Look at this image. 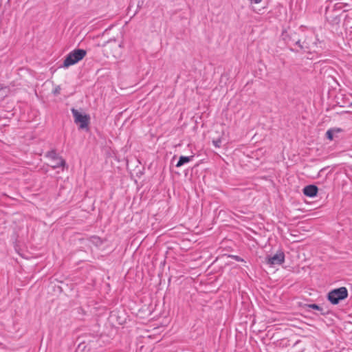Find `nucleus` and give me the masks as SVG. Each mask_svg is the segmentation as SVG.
Returning a JSON list of instances; mask_svg holds the SVG:
<instances>
[{
    "mask_svg": "<svg viewBox=\"0 0 352 352\" xmlns=\"http://www.w3.org/2000/svg\"><path fill=\"white\" fill-rule=\"evenodd\" d=\"M87 54L83 49H75L70 52L65 57L61 67L67 68L82 60Z\"/></svg>",
    "mask_w": 352,
    "mask_h": 352,
    "instance_id": "nucleus-1",
    "label": "nucleus"
},
{
    "mask_svg": "<svg viewBox=\"0 0 352 352\" xmlns=\"http://www.w3.org/2000/svg\"><path fill=\"white\" fill-rule=\"evenodd\" d=\"M348 297V290L345 287H341L330 291L327 295L328 300L332 305H338L340 301Z\"/></svg>",
    "mask_w": 352,
    "mask_h": 352,
    "instance_id": "nucleus-2",
    "label": "nucleus"
},
{
    "mask_svg": "<svg viewBox=\"0 0 352 352\" xmlns=\"http://www.w3.org/2000/svg\"><path fill=\"white\" fill-rule=\"evenodd\" d=\"M316 38H314L313 35L307 36L302 43L300 40V45H298L300 50L303 52H315V47L316 46Z\"/></svg>",
    "mask_w": 352,
    "mask_h": 352,
    "instance_id": "nucleus-3",
    "label": "nucleus"
},
{
    "mask_svg": "<svg viewBox=\"0 0 352 352\" xmlns=\"http://www.w3.org/2000/svg\"><path fill=\"white\" fill-rule=\"evenodd\" d=\"M71 111L74 118V122L76 124L80 123L79 128L81 129L87 128L89 122V116L87 114L82 115L74 108H72Z\"/></svg>",
    "mask_w": 352,
    "mask_h": 352,
    "instance_id": "nucleus-4",
    "label": "nucleus"
},
{
    "mask_svg": "<svg viewBox=\"0 0 352 352\" xmlns=\"http://www.w3.org/2000/svg\"><path fill=\"white\" fill-rule=\"evenodd\" d=\"M281 36L285 43L289 47L295 45L298 47V45H300V38L298 34L295 32H288L283 31Z\"/></svg>",
    "mask_w": 352,
    "mask_h": 352,
    "instance_id": "nucleus-5",
    "label": "nucleus"
},
{
    "mask_svg": "<svg viewBox=\"0 0 352 352\" xmlns=\"http://www.w3.org/2000/svg\"><path fill=\"white\" fill-rule=\"evenodd\" d=\"M285 262V254L283 251H278L273 256H267L265 258V263L270 267H274V265H279Z\"/></svg>",
    "mask_w": 352,
    "mask_h": 352,
    "instance_id": "nucleus-6",
    "label": "nucleus"
},
{
    "mask_svg": "<svg viewBox=\"0 0 352 352\" xmlns=\"http://www.w3.org/2000/svg\"><path fill=\"white\" fill-rule=\"evenodd\" d=\"M45 157L52 160V161H57V164H52L51 166L53 169L60 167L64 168L66 166L65 160L60 156L54 149H52L46 153Z\"/></svg>",
    "mask_w": 352,
    "mask_h": 352,
    "instance_id": "nucleus-7",
    "label": "nucleus"
},
{
    "mask_svg": "<svg viewBox=\"0 0 352 352\" xmlns=\"http://www.w3.org/2000/svg\"><path fill=\"white\" fill-rule=\"evenodd\" d=\"M326 20L332 25H338L340 22V13H336L331 9V5H328L325 10Z\"/></svg>",
    "mask_w": 352,
    "mask_h": 352,
    "instance_id": "nucleus-8",
    "label": "nucleus"
},
{
    "mask_svg": "<svg viewBox=\"0 0 352 352\" xmlns=\"http://www.w3.org/2000/svg\"><path fill=\"white\" fill-rule=\"evenodd\" d=\"M303 194L309 197H314L317 195L318 188L316 185L310 184L306 186L302 190Z\"/></svg>",
    "mask_w": 352,
    "mask_h": 352,
    "instance_id": "nucleus-9",
    "label": "nucleus"
},
{
    "mask_svg": "<svg viewBox=\"0 0 352 352\" xmlns=\"http://www.w3.org/2000/svg\"><path fill=\"white\" fill-rule=\"evenodd\" d=\"M193 157H194L193 155L181 156L179 157L177 163L176 164V167H180V166H183L184 164L190 162V161L192 160Z\"/></svg>",
    "mask_w": 352,
    "mask_h": 352,
    "instance_id": "nucleus-10",
    "label": "nucleus"
},
{
    "mask_svg": "<svg viewBox=\"0 0 352 352\" xmlns=\"http://www.w3.org/2000/svg\"><path fill=\"white\" fill-rule=\"evenodd\" d=\"M348 6L347 3L342 2H336L334 3L333 6H331V9L334 10V12L336 13H340L341 10L344 8Z\"/></svg>",
    "mask_w": 352,
    "mask_h": 352,
    "instance_id": "nucleus-11",
    "label": "nucleus"
},
{
    "mask_svg": "<svg viewBox=\"0 0 352 352\" xmlns=\"http://www.w3.org/2000/svg\"><path fill=\"white\" fill-rule=\"evenodd\" d=\"M306 306L308 307L309 308L320 311L321 315H322V316H324L327 314V312L324 311L323 309L321 307H320L319 305H318L317 304H308V305H306Z\"/></svg>",
    "mask_w": 352,
    "mask_h": 352,
    "instance_id": "nucleus-12",
    "label": "nucleus"
},
{
    "mask_svg": "<svg viewBox=\"0 0 352 352\" xmlns=\"http://www.w3.org/2000/svg\"><path fill=\"white\" fill-rule=\"evenodd\" d=\"M326 137L327 139L332 140L333 138V133L331 129H329L326 133Z\"/></svg>",
    "mask_w": 352,
    "mask_h": 352,
    "instance_id": "nucleus-13",
    "label": "nucleus"
},
{
    "mask_svg": "<svg viewBox=\"0 0 352 352\" xmlns=\"http://www.w3.org/2000/svg\"><path fill=\"white\" fill-rule=\"evenodd\" d=\"M212 143L216 148H219L221 146V139H217L215 140H213Z\"/></svg>",
    "mask_w": 352,
    "mask_h": 352,
    "instance_id": "nucleus-14",
    "label": "nucleus"
},
{
    "mask_svg": "<svg viewBox=\"0 0 352 352\" xmlns=\"http://www.w3.org/2000/svg\"><path fill=\"white\" fill-rule=\"evenodd\" d=\"M231 257L232 258H234L235 261H239V262L244 261V260L241 257L236 256V255H232Z\"/></svg>",
    "mask_w": 352,
    "mask_h": 352,
    "instance_id": "nucleus-15",
    "label": "nucleus"
},
{
    "mask_svg": "<svg viewBox=\"0 0 352 352\" xmlns=\"http://www.w3.org/2000/svg\"><path fill=\"white\" fill-rule=\"evenodd\" d=\"M60 87L59 86H58L57 87L55 88V89L54 90L53 93L55 95H57V94H60Z\"/></svg>",
    "mask_w": 352,
    "mask_h": 352,
    "instance_id": "nucleus-16",
    "label": "nucleus"
},
{
    "mask_svg": "<svg viewBox=\"0 0 352 352\" xmlns=\"http://www.w3.org/2000/svg\"><path fill=\"white\" fill-rule=\"evenodd\" d=\"M252 2H253L255 4H258L262 1V0H251Z\"/></svg>",
    "mask_w": 352,
    "mask_h": 352,
    "instance_id": "nucleus-17",
    "label": "nucleus"
},
{
    "mask_svg": "<svg viewBox=\"0 0 352 352\" xmlns=\"http://www.w3.org/2000/svg\"><path fill=\"white\" fill-rule=\"evenodd\" d=\"M349 107H352V102L349 103Z\"/></svg>",
    "mask_w": 352,
    "mask_h": 352,
    "instance_id": "nucleus-18",
    "label": "nucleus"
},
{
    "mask_svg": "<svg viewBox=\"0 0 352 352\" xmlns=\"http://www.w3.org/2000/svg\"><path fill=\"white\" fill-rule=\"evenodd\" d=\"M54 164H57V161H53Z\"/></svg>",
    "mask_w": 352,
    "mask_h": 352,
    "instance_id": "nucleus-19",
    "label": "nucleus"
}]
</instances>
